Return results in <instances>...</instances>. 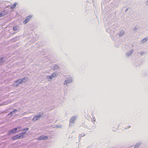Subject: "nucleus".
<instances>
[{
	"label": "nucleus",
	"instance_id": "nucleus-1",
	"mask_svg": "<svg viewBox=\"0 0 148 148\" xmlns=\"http://www.w3.org/2000/svg\"><path fill=\"white\" fill-rule=\"evenodd\" d=\"M24 134L23 133H21L16 135L12 138V140H15L18 139L22 138L24 137Z\"/></svg>",
	"mask_w": 148,
	"mask_h": 148
},
{
	"label": "nucleus",
	"instance_id": "nucleus-2",
	"mask_svg": "<svg viewBox=\"0 0 148 148\" xmlns=\"http://www.w3.org/2000/svg\"><path fill=\"white\" fill-rule=\"evenodd\" d=\"M33 17L32 15H29L26 17V19L24 20L23 23L24 24H26Z\"/></svg>",
	"mask_w": 148,
	"mask_h": 148
},
{
	"label": "nucleus",
	"instance_id": "nucleus-3",
	"mask_svg": "<svg viewBox=\"0 0 148 148\" xmlns=\"http://www.w3.org/2000/svg\"><path fill=\"white\" fill-rule=\"evenodd\" d=\"M42 116V115L40 114L38 115L35 116L33 118V120L34 121H36L38 120L39 118H40Z\"/></svg>",
	"mask_w": 148,
	"mask_h": 148
},
{
	"label": "nucleus",
	"instance_id": "nucleus-4",
	"mask_svg": "<svg viewBox=\"0 0 148 148\" xmlns=\"http://www.w3.org/2000/svg\"><path fill=\"white\" fill-rule=\"evenodd\" d=\"M8 13L7 11H3L0 13V17L3 16Z\"/></svg>",
	"mask_w": 148,
	"mask_h": 148
},
{
	"label": "nucleus",
	"instance_id": "nucleus-5",
	"mask_svg": "<svg viewBox=\"0 0 148 148\" xmlns=\"http://www.w3.org/2000/svg\"><path fill=\"white\" fill-rule=\"evenodd\" d=\"M48 138L47 136H40L39 138H38L37 140H42L44 139H46Z\"/></svg>",
	"mask_w": 148,
	"mask_h": 148
},
{
	"label": "nucleus",
	"instance_id": "nucleus-6",
	"mask_svg": "<svg viewBox=\"0 0 148 148\" xmlns=\"http://www.w3.org/2000/svg\"><path fill=\"white\" fill-rule=\"evenodd\" d=\"M76 119V117L75 116H73L71 118L70 122L72 123H74Z\"/></svg>",
	"mask_w": 148,
	"mask_h": 148
},
{
	"label": "nucleus",
	"instance_id": "nucleus-7",
	"mask_svg": "<svg viewBox=\"0 0 148 148\" xmlns=\"http://www.w3.org/2000/svg\"><path fill=\"white\" fill-rule=\"evenodd\" d=\"M72 81L71 80V79H67L66 80H65L64 82V84H67L68 83H70L72 82Z\"/></svg>",
	"mask_w": 148,
	"mask_h": 148
},
{
	"label": "nucleus",
	"instance_id": "nucleus-8",
	"mask_svg": "<svg viewBox=\"0 0 148 148\" xmlns=\"http://www.w3.org/2000/svg\"><path fill=\"white\" fill-rule=\"evenodd\" d=\"M15 82L16 83H18L17 84V85H19V84L22 83L23 82V80L22 79H19L18 80L16 81Z\"/></svg>",
	"mask_w": 148,
	"mask_h": 148
},
{
	"label": "nucleus",
	"instance_id": "nucleus-9",
	"mask_svg": "<svg viewBox=\"0 0 148 148\" xmlns=\"http://www.w3.org/2000/svg\"><path fill=\"white\" fill-rule=\"evenodd\" d=\"M53 75H55V76H54V77H55L56 76V74L54 73L53 74H52L51 75H50L49 76V78L51 79H52L53 78Z\"/></svg>",
	"mask_w": 148,
	"mask_h": 148
},
{
	"label": "nucleus",
	"instance_id": "nucleus-10",
	"mask_svg": "<svg viewBox=\"0 0 148 148\" xmlns=\"http://www.w3.org/2000/svg\"><path fill=\"white\" fill-rule=\"evenodd\" d=\"M18 128L19 129L21 127H18L17 128H14V129H13L12 130V132H16L17 130V129Z\"/></svg>",
	"mask_w": 148,
	"mask_h": 148
},
{
	"label": "nucleus",
	"instance_id": "nucleus-11",
	"mask_svg": "<svg viewBox=\"0 0 148 148\" xmlns=\"http://www.w3.org/2000/svg\"><path fill=\"white\" fill-rule=\"evenodd\" d=\"M13 29L14 31H17L18 29V26L17 25L14 26L13 28Z\"/></svg>",
	"mask_w": 148,
	"mask_h": 148
},
{
	"label": "nucleus",
	"instance_id": "nucleus-12",
	"mask_svg": "<svg viewBox=\"0 0 148 148\" xmlns=\"http://www.w3.org/2000/svg\"><path fill=\"white\" fill-rule=\"evenodd\" d=\"M124 33H125L124 32H123V31H121V32L120 33V34H119V35L121 36H123V35L124 34Z\"/></svg>",
	"mask_w": 148,
	"mask_h": 148
},
{
	"label": "nucleus",
	"instance_id": "nucleus-13",
	"mask_svg": "<svg viewBox=\"0 0 148 148\" xmlns=\"http://www.w3.org/2000/svg\"><path fill=\"white\" fill-rule=\"evenodd\" d=\"M16 3H14V4L11 7V8L13 9V8H15L16 7Z\"/></svg>",
	"mask_w": 148,
	"mask_h": 148
},
{
	"label": "nucleus",
	"instance_id": "nucleus-14",
	"mask_svg": "<svg viewBox=\"0 0 148 148\" xmlns=\"http://www.w3.org/2000/svg\"><path fill=\"white\" fill-rule=\"evenodd\" d=\"M85 134H81L79 135V138H81V137H84L85 136Z\"/></svg>",
	"mask_w": 148,
	"mask_h": 148
},
{
	"label": "nucleus",
	"instance_id": "nucleus-15",
	"mask_svg": "<svg viewBox=\"0 0 148 148\" xmlns=\"http://www.w3.org/2000/svg\"><path fill=\"white\" fill-rule=\"evenodd\" d=\"M29 128H26L25 129H23L22 130L23 131H27L28 130Z\"/></svg>",
	"mask_w": 148,
	"mask_h": 148
},
{
	"label": "nucleus",
	"instance_id": "nucleus-16",
	"mask_svg": "<svg viewBox=\"0 0 148 148\" xmlns=\"http://www.w3.org/2000/svg\"><path fill=\"white\" fill-rule=\"evenodd\" d=\"M147 40L146 38H145L143 40V41L142 42V43H144V42H146Z\"/></svg>",
	"mask_w": 148,
	"mask_h": 148
},
{
	"label": "nucleus",
	"instance_id": "nucleus-17",
	"mask_svg": "<svg viewBox=\"0 0 148 148\" xmlns=\"http://www.w3.org/2000/svg\"><path fill=\"white\" fill-rule=\"evenodd\" d=\"M26 78L27 79V80H26L24 82H27V80H28V78L27 77H25L24 78H23V80H24Z\"/></svg>",
	"mask_w": 148,
	"mask_h": 148
},
{
	"label": "nucleus",
	"instance_id": "nucleus-18",
	"mask_svg": "<svg viewBox=\"0 0 148 148\" xmlns=\"http://www.w3.org/2000/svg\"><path fill=\"white\" fill-rule=\"evenodd\" d=\"M16 111H17V110L16 109H15L12 112Z\"/></svg>",
	"mask_w": 148,
	"mask_h": 148
},
{
	"label": "nucleus",
	"instance_id": "nucleus-19",
	"mask_svg": "<svg viewBox=\"0 0 148 148\" xmlns=\"http://www.w3.org/2000/svg\"><path fill=\"white\" fill-rule=\"evenodd\" d=\"M128 10V9H126V11H127Z\"/></svg>",
	"mask_w": 148,
	"mask_h": 148
},
{
	"label": "nucleus",
	"instance_id": "nucleus-20",
	"mask_svg": "<svg viewBox=\"0 0 148 148\" xmlns=\"http://www.w3.org/2000/svg\"><path fill=\"white\" fill-rule=\"evenodd\" d=\"M1 60H3L2 58H1Z\"/></svg>",
	"mask_w": 148,
	"mask_h": 148
},
{
	"label": "nucleus",
	"instance_id": "nucleus-21",
	"mask_svg": "<svg viewBox=\"0 0 148 148\" xmlns=\"http://www.w3.org/2000/svg\"><path fill=\"white\" fill-rule=\"evenodd\" d=\"M130 126H129V127H129V128H130Z\"/></svg>",
	"mask_w": 148,
	"mask_h": 148
},
{
	"label": "nucleus",
	"instance_id": "nucleus-22",
	"mask_svg": "<svg viewBox=\"0 0 148 148\" xmlns=\"http://www.w3.org/2000/svg\"><path fill=\"white\" fill-rule=\"evenodd\" d=\"M54 76H55V75H53V78L54 77Z\"/></svg>",
	"mask_w": 148,
	"mask_h": 148
}]
</instances>
